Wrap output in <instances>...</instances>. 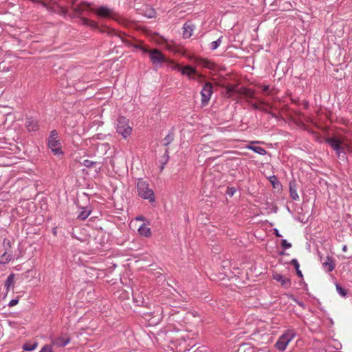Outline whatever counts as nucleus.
<instances>
[{"label": "nucleus", "instance_id": "1", "mask_svg": "<svg viewBox=\"0 0 352 352\" xmlns=\"http://www.w3.org/2000/svg\"><path fill=\"white\" fill-rule=\"evenodd\" d=\"M136 188L138 196L144 199H147L150 203L155 201V197L153 190L149 188L148 182L142 178H138L136 182Z\"/></svg>", "mask_w": 352, "mask_h": 352}, {"label": "nucleus", "instance_id": "2", "mask_svg": "<svg viewBox=\"0 0 352 352\" xmlns=\"http://www.w3.org/2000/svg\"><path fill=\"white\" fill-rule=\"evenodd\" d=\"M116 131L124 139L129 137L132 132V127L129 126V119L124 116H119L117 119Z\"/></svg>", "mask_w": 352, "mask_h": 352}, {"label": "nucleus", "instance_id": "3", "mask_svg": "<svg viewBox=\"0 0 352 352\" xmlns=\"http://www.w3.org/2000/svg\"><path fill=\"white\" fill-rule=\"evenodd\" d=\"M326 142L333 148L336 152L337 157L342 160H346V153L343 146H342V142L336 137L328 138L326 139Z\"/></svg>", "mask_w": 352, "mask_h": 352}, {"label": "nucleus", "instance_id": "4", "mask_svg": "<svg viewBox=\"0 0 352 352\" xmlns=\"http://www.w3.org/2000/svg\"><path fill=\"white\" fill-rule=\"evenodd\" d=\"M296 336V333L294 329H289L285 331V333L281 335L276 343L275 344V346L279 351H283L285 350L287 346L290 342V341Z\"/></svg>", "mask_w": 352, "mask_h": 352}, {"label": "nucleus", "instance_id": "5", "mask_svg": "<svg viewBox=\"0 0 352 352\" xmlns=\"http://www.w3.org/2000/svg\"><path fill=\"white\" fill-rule=\"evenodd\" d=\"M149 58L153 65L156 69L160 67L163 63L167 61L166 58L162 54V52L156 48L152 49V52L150 53Z\"/></svg>", "mask_w": 352, "mask_h": 352}, {"label": "nucleus", "instance_id": "6", "mask_svg": "<svg viewBox=\"0 0 352 352\" xmlns=\"http://www.w3.org/2000/svg\"><path fill=\"white\" fill-rule=\"evenodd\" d=\"M47 146L54 156L58 158L63 157L64 151L62 149L60 140H47Z\"/></svg>", "mask_w": 352, "mask_h": 352}, {"label": "nucleus", "instance_id": "7", "mask_svg": "<svg viewBox=\"0 0 352 352\" xmlns=\"http://www.w3.org/2000/svg\"><path fill=\"white\" fill-rule=\"evenodd\" d=\"M213 94V85L210 82H206L201 90V104L206 106Z\"/></svg>", "mask_w": 352, "mask_h": 352}, {"label": "nucleus", "instance_id": "8", "mask_svg": "<svg viewBox=\"0 0 352 352\" xmlns=\"http://www.w3.org/2000/svg\"><path fill=\"white\" fill-rule=\"evenodd\" d=\"M91 12H95L100 17L115 19L113 11L107 6H100L98 9H91Z\"/></svg>", "mask_w": 352, "mask_h": 352}, {"label": "nucleus", "instance_id": "9", "mask_svg": "<svg viewBox=\"0 0 352 352\" xmlns=\"http://www.w3.org/2000/svg\"><path fill=\"white\" fill-rule=\"evenodd\" d=\"M181 74L186 76L189 80H195L194 75L197 74V71L195 67L187 65L184 66L182 69H181Z\"/></svg>", "mask_w": 352, "mask_h": 352}, {"label": "nucleus", "instance_id": "10", "mask_svg": "<svg viewBox=\"0 0 352 352\" xmlns=\"http://www.w3.org/2000/svg\"><path fill=\"white\" fill-rule=\"evenodd\" d=\"M25 126L30 132H34L38 129V120L32 117H28L26 118Z\"/></svg>", "mask_w": 352, "mask_h": 352}, {"label": "nucleus", "instance_id": "11", "mask_svg": "<svg viewBox=\"0 0 352 352\" xmlns=\"http://www.w3.org/2000/svg\"><path fill=\"white\" fill-rule=\"evenodd\" d=\"M70 340L71 339L69 336H58L52 339V342L54 345H56L58 347H63L69 344Z\"/></svg>", "mask_w": 352, "mask_h": 352}, {"label": "nucleus", "instance_id": "12", "mask_svg": "<svg viewBox=\"0 0 352 352\" xmlns=\"http://www.w3.org/2000/svg\"><path fill=\"white\" fill-rule=\"evenodd\" d=\"M273 278L276 281L280 283L281 285L285 288H288L291 285V280L289 278L281 274H275L273 275Z\"/></svg>", "mask_w": 352, "mask_h": 352}, {"label": "nucleus", "instance_id": "13", "mask_svg": "<svg viewBox=\"0 0 352 352\" xmlns=\"http://www.w3.org/2000/svg\"><path fill=\"white\" fill-rule=\"evenodd\" d=\"M195 62L198 64L199 65L202 66L204 68H207L209 69H214V64L210 62V60L202 58H195Z\"/></svg>", "mask_w": 352, "mask_h": 352}, {"label": "nucleus", "instance_id": "14", "mask_svg": "<svg viewBox=\"0 0 352 352\" xmlns=\"http://www.w3.org/2000/svg\"><path fill=\"white\" fill-rule=\"evenodd\" d=\"M90 7L89 3L84 2L82 4L78 5L73 8V10L77 16L82 15L85 9Z\"/></svg>", "mask_w": 352, "mask_h": 352}, {"label": "nucleus", "instance_id": "15", "mask_svg": "<svg viewBox=\"0 0 352 352\" xmlns=\"http://www.w3.org/2000/svg\"><path fill=\"white\" fill-rule=\"evenodd\" d=\"M323 268L325 271L330 272H332L335 268V263L333 260L328 256L327 260L322 263Z\"/></svg>", "mask_w": 352, "mask_h": 352}, {"label": "nucleus", "instance_id": "16", "mask_svg": "<svg viewBox=\"0 0 352 352\" xmlns=\"http://www.w3.org/2000/svg\"><path fill=\"white\" fill-rule=\"evenodd\" d=\"M169 160V155H168V148H167L165 151V153L161 157L160 162L161 166L160 167V171L162 173L164 168L165 165L168 163Z\"/></svg>", "mask_w": 352, "mask_h": 352}, {"label": "nucleus", "instance_id": "17", "mask_svg": "<svg viewBox=\"0 0 352 352\" xmlns=\"http://www.w3.org/2000/svg\"><path fill=\"white\" fill-rule=\"evenodd\" d=\"M246 148L251 150V151H254V153H258L261 155H265L267 153V151H265V149L261 146L248 145L246 146Z\"/></svg>", "mask_w": 352, "mask_h": 352}, {"label": "nucleus", "instance_id": "18", "mask_svg": "<svg viewBox=\"0 0 352 352\" xmlns=\"http://www.w3.org/2000/svg\"><path fill=\"white\" fill-rule=\"evenodd\" d=\"M138 232L141 236L148 237L151 236V232L150 228L143 224L138 228Z\"/></svg>", "mask_w": 352, "mask_h": 352}, {"label": "nucleus", "instance_id": "19", "mask_svg": "<svg viewBox=\"0 0 352 352\" xmlns=\"http://www.w3.org/2000/svg\"><path fill=\"white\" fill-rule=\"evenodd\" d=\"M183 36L184 38H190L192 34L193 28L187 23L184 25Z\"/></svg>", "mask_w": 352, "mask_h": 352}, {"label": "nucleus", "instance_id": "20", "mask_svg": "<svg viewBox=\"0 0 352 352\" xmlns=\"http://www.w3.org/2000/svg\"><path fill=\"white\" fill-rule=\"evenodd\" d=\"M289 192H290V196L292 199L296 200V201L299 199V196L298 195L296 186L295 184H292V183L289 184Z\"/></svg>", "mask_w": 352, "mask_h": 352}, {"label": "nucleus", "instance_id": "21", "mask_svg": "<svg viewBox=\"0 0 352 352\" xmlns=\"http://www.w3.org/2000/svg\"><path fill=\"white\" fill-rule=\"evenodd\" d=\"M91 213V210L87 208H82L78 218L80 220H85Z\"/></svg>", "mask_w": 352, "mask_h": 352}, {"label": "nucleus", "instance_id": "22", "mask_svg": "<svg viewBox=\"0 0 352 352\" xmlns=\"http://www.w3.org/2000/svg\"><path fill=\"white\" fill-rule=\"evenodd\" d=\"M174 140V133L173 130L171 129L169 131L168 133L166 135V137L164 139V145L168 146Z\"/></svg>", "mask_w": 352, "mask_h": 352}, {"label": "nucleus", "instance_id": "23", "mask_svg": "<svg viewBox=\"0 0 352 352\" xmlns=\"http://www.w3.org/2000/svg\"><path fill=\"white\" fill-rule=\"evenodd\" d=\"M291 264L294 267V268L296 271L297 275L299 277L302 278L303 275L302 274V272L300 270V265H299L298 260L296 258H293L291 261Z\"/></svg>", "mask_w": 352, "mask_h": 352}, {"label": "nucleus", "instance_id": "24", "mask_svg": "<svg viewBox=\"0 0 352 352\" xmlns=\"http://www.w3.org/2000/svg\"><path fill=\"white\" fill-rule=\"evenodd\" d=\"M37 347V342H26L23 346V349L27 351H32Z\"/></svg>", "mask_w": 352, "mask_h": 352}, {"label": "nucleus", "instance_id": "25", "mask_svg": "<svg viewBox=\"0 0 352 352\" xmlns=\"http://www.w3.org/2000/svg\"><path fill=\"white\" fill-rule=\"evenodd\" d=\"M14 285V274H10L6 280L5 281L4 286L6 288V290L8 291L10 287Z\"/></svg>", "mask_w": 352, "mask_h": 352}, {"label": "nucleus", "instance_id": "26", "mask_svg": "<svg viewBox=\"0 0 352 352\" xmlns=\"http://www.w3.org/2000/svg\"><path fill=\"white\" fill-rule=\"evenodd\" d=\"M269 181L274 188H278L281 186L280 182L277 179L276 176L272 175L269 177Z\"/></svg>", "mask_w": 352, "mask_h": 352}, {"label": "nucleus", "instance_id": "27", "mask_svg": "<svg viewBox=\"0 0 352 352\" xmlns=\"http://www.w3.org/2000/svg\"><path fill=\"white\" fill-rule=\"evenodd\" d=\"M336 291L342 297H346L347 296L346 290L343 288L340 284H336Z\"/></svg>", "mask_w": 352, "mask_h": 352}, {"label": "nucleus", "instance_id": "28", "mask_svg": "<svg viewBox=\"0 0 352 352\" xmlns=\"http://www.w3.org/2000/svg\"><path fill=\"white\" fill-rule=\"evenodd\" d=\"M222 41V36H220L217 40L212 41L210 45L211 50H215L221 45Z\"/></svg>", "mask_w": 352, "mask_h": 352}, {"label": "nucleus", "instance_id": "29", "mask_svg": "<svg viewBox=\"0 0 352 352\" xmlns=\"http://www.w3.org/2000/svg\"><path fill=\"white\" fill-rule=\"evenodd\" d=\"M47 140H60L58 132L56 129L51 131Z\"/></svg>", "mask_w": 352, "mask_h": 352}, {"label": "nucleus", "instance_id": "30", "mask_svg": "<svg viewBox=\"0 0 352 352\" xmlns=\"http://www.w3.org/2000/svg\"><path fill=\"white\" fill-rule=\"evenodd\" d=\"M170 67L173 70H177L181 72V69H182L183 67L181 66L178 63H175L173 61H170Z\"/></svg>", "mask_w": 352, "mask_h": 352}, {"label": "nucleus", "instance_id": "31", "mask_svg": "<svg viewBox=\"0 0 352 352\" xmlns=\"http://www.w3.org/2000/svg\"><path fill=\"white\" fill-rule=\"evenodd\" d=\"M96 162L89 160H85L81 162V164L87 168H91L92 166L96 164Z\"/></svg>", "mask_w": 352, "mask_h": 352}, {"label": "nucleus", "instance_id": "32", "mask_svg": "<svg viewBox=\"0 0 352 352\" xmlns=\"http://www.w3.org/2000/svg\"><path fill=\"white\" fill-rule=\"evenodd\" d=\"M236 188L234 187L228 186L226 190V195H228L230 197H232L234 193L236 192Z\"/></svg>", "mask_w": 352, "mask_h": 352}, {"label": "nucleus", "instance_id": "33", "mask_svg": "<svg viewBox=\"0 0 352 352\" xmlns=\"http://www.w3.org/2000/svg\"><path fill=\"white\" fill-rule=\"evenodd\" d=\"M194 76H195V81L198 82L199 83H201L203 82L204 76L201 73L197 72V74H195Z\"/></svg>", "mask_w": 352, "mask_h": 352}, {"label": "nucleus", "instance_id": "34", "mask_svg": "<svg viewBox=\"0 0 352 352\" xmlns=\"http://www.w3.org/2000/svg\"><path fill=\"white\" fill-rule=\"evenodd\" d=\"M39 352H53L52 346L51 345L46 344L42 347Z\"/></svg>", "mask_w": 352, "mask_h": 352}, {"label": "nucleus", "instance_id": "35", "mask_svg": "<svg viewBox=\"0 0 352 352\" xmlns=\"http://www.w3.org/2000/svg\"><path fill=\"white\" fill-rule=\"evenodd\" d=\"M1 258L4 259V261L3 263H8L9 261H10L12 260V255L11 254H7L6 253H4L1 256Z\"/></svg>", "mask_w": 352, "mask_h": 352}, {"label": "nucleus", "instance_id": "36", "mask_svg": "<svg viewBox=\"0 0 352 352\" xmlns=\"http://www.w3.org/2000/svg\"><path fill=\"white\" fill-rule=\"evenodd\" d=\"M281 245L284 249H288L292 247L291 243H288L286 239H282Z\"/></svg>", "mask_w": 352, "mask_h": 352}, {"label": "nucleus", "instance_id": "37", "mask_svg": "<svg viewBox=\"0 0 352 352\" xmlns=\"http://www.w3.org/2000/svg\"><path fill=\"white\" fill-rule=\"evenodd\" d=\"M139 49H140L144 54H148V56H150V53L152 52V49L150 50L144 46H140Z\"/></svg>", "mask_w": 352, "mask_h": 352}, {"label": "nucleus", "instance_id": "38", "mask_svg": "<svg viewBox=\"0 0 352 352\" xmlns=\"http://www.w3.org/2000/svg\"><path fill=\"white\" fill-rule=\"evenodd\" d=\"M87 26H89L92 28H98V24L96 22H95L94 21H91V20H89V23H88V25Z\"/></svg>", "mask_w": 352, "mask_h": 352}, {"label": "nucleus", "instance_id": "39", "mask_svg": "<svg viewBox=\"0 0 352 352\" xmlns=\"http://www.w3.org/2000/svg\"><path fill=\"white\" fill-rule=\"evenodd\" d=\"M19 302V299L18 298H15V299H12L10 301V302L8 303V306L9 307H13V306H15L16 305H17Z\"/></svg>", "mask_w": 352, "mask_h": 352}, {"label": "nucleus", "instance_id": "40", "mask_svg": "<svg viewBox=\"0 0 352 352\" xmlns=\"http://www.w3.org/2000/svg\"><path fill=\"white\" fill-rule=\"evenodd\" d=\"M245 94L248 96V97H250V98H253L254 97V91L251 89H246L245 92Z\"/></svg>", "mask_w": 352, "mask_h": 352}, {"label": "nucleus", "instance_id": "41", "mask_svg": "<svg viewBox=\"0 0 352 352\" xmlns=\"http://www.w3.org/2000/svg\"><path fill=\"white\" fill-rule=\"evenodd\" d=\"M286 296L288 298H290L292 299V300H294L296 303L298 302V300L292 294H285Z\"/></svg>", "mask_w": 352, "mask_h": 352}, {"label": "nucleus", "instance_id": "42", "mask_svg": "<svg viewBox=\"0 0 352 352\" xmlns=\"http://www.w3.org/2000/svg\"><path fill=\"white\" fill-rule=\"evenodd\" d=\"M89 20V19H88L87 18H85V17H81L80 18L81 23L82 25H88Z\"/></svg>", "mask_w": 352, "mask_h": 352}, {"label": "nucleus", "instance_id": "43", "mask_svg": "<svg viewBox=\"0 0 352 352\" xmlns=\"http://www.w3.org/2000/svg\"><path fill=\"white\" fill-rule=\"evenodd\" d=\"M261 87L262 91L263 93H267L270 89L269 85H262Z\"/></svg>", "mask_w": 352, "mask_h": 352}, {"label": "nucleus", "instance_id": "44", "mask_svg": "<svg viewBox=\"0 0 352 352\" xmlns=\"http://www.w3.org/2000/svg\"><path fill=\"white\" fill-rule=\"evenodd\" d=\"M273 231H274V234H275L276 236L282 237V235L279 233V231L277 228H274Z\"/></svg>", "mask_w": 352, "mask_h": 352}, {"label": "nucleus", "instance_id": "45", "mask_svg": "<svg viewBox=\"0 0 352 352\" xmlns=\"http://www.w3.org/2000/svg\"><path fill=\"white\" fill-rule=\"evenodd\" d=\"M297 304H298L299 306H300L301 307H302L303 309H305V303H304L303 302L298 300V302H297Z\"/></svg>", "mask_w": 352, "mask_h": 352}, {"label": "nucleus", "instance_id": "46", "mask_svg": "<svg viewBox=\"0 0 352 352\" xmlns=\"http://www.w3.org/2000/svg\"><path fill=\"white\" fill-rule=\"evenodd\" d=\"M155 12L153 10H151L150 12H148V17L151 18L154 16Z\"/></svg>", "mask_w": 352, "mask_h": 352}, {"label": "nucleus", "instance_id": "47", "mask_svg": "<svg viewBox=\"0 0 352 352\" xmlns=\"http://www.w3.org/2000/svg\"><path fill=\"white\" fill-rule=\"evenodd\" d=\"M243 352H254V349L249 347L248 349H245Z\"/></svg>", "mask_w": 352, "mask_h": 352}, {"label": "nucleus", "instance_id": "48", "mask_svg": "<svg viewBox=\"0 0 352 352\" xmlns=\"http://www.w3.org/2000/svg\"><path fill=\"white\" fill-rule=\"evenodd\" d=\"M342 250L343 252H346L347 251V246L346 245H343L342 248Z\"/></svg>", "mask_w": 352, "mask_h": 352}, {"label": "nucleus", "instance_id": "49", "mask_svg": "<svg viewBox=\"0 0 352 352\" xmlns=\"http://www.w3.org/2000/svg\"><path fill=\"white\" fill-rule=\"evenodd\" d=\"M253 108L255 109H257L258 108V105L256 104H253Z\"/></svg>", "mask_w": 352, "mask_h": 352}, {"label": "nucleus", "instance_id": "50", "mask_svg": "<svg viewBox=\"0 0 352 352\" xmlns=\"http://www.w3.org/2000/svg\"><path fill=\"white\" fill-rule=\"evenodd\" d=\"M143 219H144L143 217H139L136 218L137 220H143Z\"/></svg>", "mask_w": 352, "mask_h": 352}]
</instances>
